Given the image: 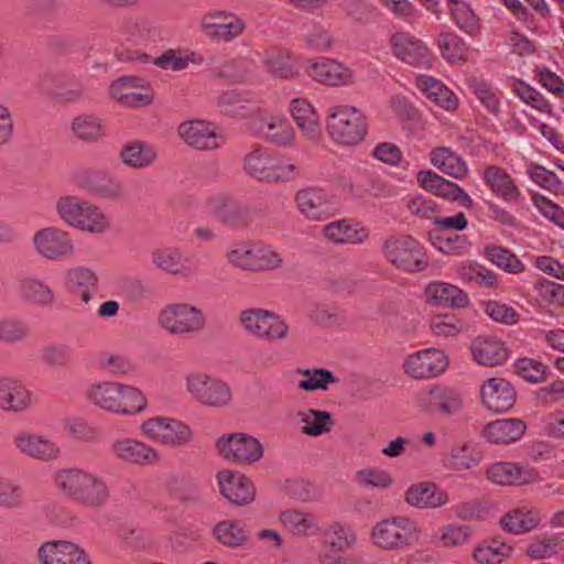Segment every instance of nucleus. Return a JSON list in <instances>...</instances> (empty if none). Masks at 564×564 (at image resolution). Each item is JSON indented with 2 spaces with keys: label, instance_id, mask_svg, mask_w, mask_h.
Segmentation results:
<instances>
[{
  "label": "nucleus",
  "instance_id": "15",
  "mask_svg": "<svg viewBox=\"0 0 564 564\" xmlns=\"http://www.w3.org/2000/svg\"><path fill=\"white\" fill-rule=\"evenodd\" d=\"M305 74L314 82L329 87L351 86L357 82L352 68L336 58L325 56L310 58Z\"/></svg>",
  "mask_w": 564,
  "mask_h": 564
},
{
  "label": "nucleus",
  "instance_id": "35",
  "mask_svg": "<svg viewBox=\"0 0 564 564\" xmlns=\"http://www.w3.org/2000/svg\"><path fill=\"white\" fill-rule=\"evenodd\" d=\"M525 431L527 423L521 419H498L484 426L481 436L490 444L507 445L519 441Z\"/></svg>",
  "mask_w": 564,
  "mask_h": 564
},
{
  "label": "nucleus",
  "instance_id": "59",
  "mask_svg": "<svg viewBox=\"0 0 564 564\" xmlns=\"http://www.w3.org/2000/svg\"><path fill=\"white\" fill-rule=\"evenodd\" d=\"M486 258L510 274H518L525 270V264L511 251L500 246H486Z\"/></svg>",
  "mask_w": 564,
  "mask_h": 564
},
{
  "label": "nucleus",
  "instance_id": "2",
  "mask_svg": "<svg viewBox=\"0 0 564 564\" xmlns=\"http://www.w3.org/2000/svg\"><path fill=\"white\" fill-rule=\"evenodd\" d=\"M85 395L93 405L113 414L137 415L148 408V399L139 388L117 381L94 382Z\"/></svg>",
  "mask_w": 564,
  "mask_h": 564
},
{
  "label": "nucleus",
  "instance_id": "51",
  "mask_svg": "<svg viewBox=\"0 0 564 564\" xmlns=\"http://www.w3.org/2000/svg\"><path fill=\"white\" fill-rule=\"evenodd\" d=\"M449 12L455 25L467 35L475 37L481 33L480 19L466 1L451 0Z\"/></svg>",
  "mask_w": 564,
  "mask_h": 564
},
{
  "label": "nucleus",
  "instance_id": "43",
  "mask_svg": "<svg viewBox=\"0 0 564 564\" xmlns=\"http://www.w3.org/2000/svg\"><path fill=\"white\" fill-rule=\"evenodd\" d=\"M541 521L540 512L530 507L513 508L505 513L499 524L505 532L510 534H523L532 531Z\"/></svg>",
  "mask_w": 564,
  "mask_h": 564
},
{
  "label": "nucleus",
  "instance_id": "7",
  "mask_svg": "<svg viewBox=\"0 0 564 564\" xmlns=\"http://www.w3.org/2000/svg\"><path fill=\"white\" fill-rule=\"evenodd\" d=\"M326 129L335 143L356 145L362 142L367 134V118L354 106L334 105L327 111Z\"/></svg>",
  "mask_w": 564,
  "mask_h": 564
},
{
  "label": "nucleus",
  "instance_id": "38",
  "mask_svg": "<svg viewBox=\"0 0 564 564\" xmlns=\"http://www.w3.org/2000/svg\"><path fill=\"white\" fill-rule=\"evenodd\" d=\"M415 87L430 101L446 111H454L458 107L456 95L438 78L420 74L415 77Z\"/></svg>",
  "mask_w": 564,
  "mask_h": 564
},
{
  "label": "nucleus",
  "instance_id": "62",
  "mask_svg": "<svg viewBox=\"0 0 564 564\" xmlns=\"http://www.w3.org/2000/svg\"><path fill=\"white\" fill-rule=\"evenodd\" d=\"M75 135L85 141H96L105 134V129L99 118L94 116H78L72 123Z\"/></svg>",
  "mask_w": 564,
  "mask_h": 564
},
{
  "label": "nucleus",
  "instance_id": "32",
  "mask_svg": "<svg viewBox=\"0 0 564 564\" xmlns=\"http://www.w3.org/2000/svg\"><path fill=\"white\" fill-rule=\"evenodd\" d=\"M39 556L42 564H91L86 552L69 541H48L41 545Z\"/></svg>",
  "mask_w": 564,
  "mask_h": 564
},
{
  "label": "nucleus",
  "instance_id": "4",
  "mask_svg": "<svg viewBox=\"0 0 564 564\" xmlns=\"http://www.w3.org/2000/svg\"><path fill=\"white\" fill-rule=\"evenodd\" d=\"M225 260L234 269L253 273L279 271L284 267L282 253L261 240L232 242L227 248Z\"/></svg>",
  "mask_w": 564,
  "mask_h": 564
},
{
  "label": "nucleus",
  "instance_id": "37",
  "mask_svg": "<svg viewBox=\"0 0 564 564\" xmlns=\"http://www.w3.org/2000/svg\"><path fill=\"white\" fill-rule=\"evenodd\" d=\"M408 505L419 509H437L448 503L449 498L445 490L432 481H421L411 485L405 494Z\"/></svg>",
  "mask_w": 564,
  "mask_h": 564
},
{
  "label": "nucleus",
  "instance_id": "48",
  "mask_svg": "<svg viewBox=\"0 0 564 564\" xmlns=\"http://www.w3.org/2000/svg\"><path fill=\"white\" fill-rule=\"evenodd\" d=\"M442 464L446 469L464 471L478 466L479 458L476 456L471 444L457 442L442 456Z\"/></svg>",
  "mask_w": 564,
  "mask_h": 564
},
{
  "label": "nucleus",
  "instance_id": "57",
  "mask_svg": "<svg viewBox=\"0 0 564 564\" xmlns=\"http://www.w3.org/2000/svg\"><path fill=\"white\" fill-rule=\"evenodd\" d=\"M430 332L436 337H457L465 329V322L455 314H436L430 318Z\"/></svg>",
  "mask_w": 564,
  "mask_h": 564
},
{
  "label": "nucleus",
  "instance_id": "18",
  "mask_svg": "<svg viewBox=\"0 0 564 564\" xmlns=\"http://www.w3.org/2000/svg\"><path fill=\"white\" fill-rule=\"evenodd\" d=\"M12 442L22 455L34 460L51 463L62 456L61 446L41 433L20 431L13 435Z\"/></svg>",
  "mask_w": 564,
  "mask_h": 564
},
{
  "label": "nucleus",
  "instance_id": "53",
  "mask_svg": "<svg viewBox=\"0 0 564 564\" xmlns=\"http://www.w3.org/2000/svg\"><path fill=\"white\" fill-rule=\"evenodd\" d=\"M326 545L332 547L333 552H343L351 549L357 541L355 529L345 522L335 521L327 525L324 531Z\"/></svg>",
  "mask_w": 564,
  "mask_h": 564
},
{
  "label": "nucleus",
  "instance_id": "58",
  "mask_svg": "<svg viewBox=\"0 0 564 564\" xmlns=\"http://www.w3.org/2000/svg\"><path fill=\"white\" fill-rule=\"evenodd\" d=\"M200 57L193 52L181 50H166L163 54L153 59V64L165 70L180 72L186 69L191 63L199 64Z\"/></svg>",
  "mask_w": 564,
  "mask_h": 564
},
{
  "label": "nucleus",
  "instance_id": "5",
  "mask_svg": "<svg viewBox=\"0 0 564 564\" xmlns=\"http://www.w3.org/2000/svg\"><path fill=\"white\" fill-rule=\"evenodd\" d=\"M242 167L250 177L267 183L291 182L301 174L300 166L292 159L262 145L245 154Z\"/></svg>",
  "mask_w": 564,
  "mask_h": 564
},
{
  "label": "nucleus",
  "instance_id": "14",
  "mask_svg": "<svg viewBox=\"0 0 564 564\" xmlns=\"http://www.w3.org/2000/svg\"><path fill=\"white\" fill-rule=\"evenodd\" d=\"M392 55L400 62L420 69H432L435 56L426 43L410 32H395L390 39Z\"/></svg>",
  "mask_w": 564,
  "mask_h": 564
},
{
  "label": "nucleus",
  "instance_id": "45",
  "mask_svg": "<svg viewBox=\"0 0 564 564\" xmlns=\"http://www.w3.org/2000/svg\"><path fill=\"white\" fill-rule=\"evenodd\" d=\"M430 161L437 170L456 180H463L468 174L466 161L447 147H438L430 152Z\"/></svg>",
  "mask_w": 564,
  "mask_h": 564
},
{
  "label": "nucleus",
  "instance_id": "25",
  "mask_svg": "<svg viewBox=\"0 0 564 564\" xmlns=\"http://www.w3.org/2000/svg\"><path fill=\"white\" fill-rule=\"evenodd\" d=\"M34 405V394L26 384L13 376H0V410L25 413Z\"/></svg>",
  "mask_w": 564,
  "mask_h": 564
},
{
  "label": "nucleus",
  "instance_id": "8",
  "mask_svg": "<svg viewBox=\"0 0 564 564\" xmlns=\"http://www.w3.org/2000/svg\"><path fill=\"white\" fill-rule=\"evenodd\" d=\"M206 324L203 310L187 302L169 303L158 313V325L172 336L198 334Z\"/></svg>",
  "mask_w": 564,
  "mask_h": 564
},
{
  "label": "nucleus",
  "instance_id": "6",
  "mask_svg": "<svg viewBox=\"0 0 564 564\" xmlns=\"http://www.w3.org/2000/svg\"><path fill=\"white\" fill-rule=\"evenodd\" d=\"M422 530L419 523L409 517L397 516L378 521L371 529L370 540L383 551H398L420 543Z\"/></svg>",
  "mask_w": 564,
  "mask_h": 564
},
{
  "label": "nucleus",
  "instance_id": "34",
  "mask_svg": "<svg viewBox=\"0 0 564 564\" xmlns=\"http://www.w3.org/2000/svg\"><path fill=\"white\" fill-rule=\"evenodd\" d=\"M64 279L66 289L85 304L93 300L100 283L97 272L85 265L68 269Z\"/></svg>",
  "mask_w": 564,
  "mask_h": 564
},
{
  "label": "nucleus",
  "instance_id": "31",
  "mask_svg": "<svg viewBox=\"0 0 564 564\" xmlns=\"http://www.w3.org/2000/svg\"><path fill=\"white\" fill-rule=\"evenodd\" d=\"M322 235L334 245H360L369 237V230L361 223L344 218L323 226Z\"/></svg>",
  "mask_w": 564,
  "mask_h": 564
},
{
  "label": "nucleus",
  "instance_id": "27",
  "mask_svg": "<svg viewBox=\"0 0 564 564\" xmlns=\"http://www.w3.org/2000/svg\"><path fill=\"white\" fill-rule=\"evenodd\" d=\"M216 478L221 496L230 503L245 506L254 500V485L243 474L225 469L218 471Z\"/></svg>",
  "mask_w": 564,
  "mask_h": 564
},
{
  "label": "nucleus",
  "instance_id": "61",
  "mask_svg": "<svg viewBox=\"0 0 564 564\" xmlns=\"http://www.w3.org/2000/svg\"><path fill=\"white\" fill-rule=\"evenodd\" d=\"M469 88L480 104L492 115L497 116L500 110V95L488 83L478 78L468 80Z\"/></svg>",
  "mask_w": 564,
  "mask_h": 564
},
{
  "label": "nucleus",
  "instance_id": "33",
  "mask_svg": "<svg viewBox=\"0 0 564 564\" xmlns=\"http://www.w3.org/2000/svg\"><path fill=\"white\" fill-rule=\"evenodd\" d=\"M151 262L160 272L173 276L187 278L194 272L189 259L177 248L161 247L154 249L151 252Z\"/></svg>",
  "mask_w": 564,
  "mask_h": 564
},
{
  "label": "nucleus",
  "instance_id": "1",
  "mask_svg": "<svg viewBox=\"0 0 564 564\" xmlns=\"http://www.w3.org/2000/svg\"><path fill=\"white\" fill-rule=\"evenodd\" d=\"M54 486L64 497L89 510L102 509L111 497L110 486L104 476L78 467L57 470Z\"/></svg>",
  "mask_w": 564,
  "mask_h": 564
},
{
  "label": "nucleus",
  "instance_id": "19",
  "mask_svg": "<svg viewBox=\"0 0 564 564\" xmlns=\"http://www.w3.org/2000/svg\"><path fill=\"white\" fill-rule=\"evenodd\" d=\"M296 210L310 221H324L336 215L328 193L319 187L299 189L294 195Z\"/></svg>",
  "mask_w": 564,
  "mask_h": 564
},
{
  "label": "nucleus",
  "instance_id": "12",
  "mask_svg": "<svg viewBox=\"0 0 564 564\" xmlns=\"http://www.w3.org/2000/svg\"><path fill=\"white\" fill-rule=\"evenodd\" d=\"M242 328L257 339L273 343L288 338L289 324L276 313L264 308H247L239 315Z\"/></svg>",
  "mask_w": 564,
  "mask_h": 564
},
{
  "label": "nucleus",
  "instance_id": "13",
  "mask_svg": "<svg viewBox=\"0 0 564 564\" xmlns=\"http://www.w3.org/2000/svg\"><path fill=\"white\" fill-rule=\"evenodd\" d=\"M215 446L225 460L238 466L252 465L264 453L263 445L257 437L242 432L221 435Z\"/></svg>",
  "mask_w": 564,
  "mask_h": 564
},
{
  "label": "nucleus",
  "instance_id": "10",
  "mask_svg": "<svg viewBox=\"0 0 564 564\" xmlns=\"http://www.w3.org/2000/svg\"><path fill=\"white\" fill-rule=\"evenodd\" d=\"M185 389L196 402L208 408H226L232 401L229 383L206 372L188 373L185 377Z\"/></svg>",
  "mask_w": 564,
  "mask_h": 564
},
{
  "label": "nucleus",
  "instance_id": "36",
  "mask_svg": "<svg viewBox=\"0 0 564 564\" xmlns=\"http://www.w3.org/2000/svg\"><path fill=\"white\" fill-rule=\"evenodd\" d=\"M482 181L491 193L506 203H518L521 191L513 177L499 165H488L484 169Z\"/></svg>",
  "mask_w": 564,
  "mask_h": 564
},
{
  "label": "nucleus",
  "instance_id": "63",
  "mask_svg": "<svg viewBox=\"0 0 564 564\" xmlns=\"http://www.w3.org/2000/svg\"><path fill=\"white\" fill-rule=\"evenodd\" d=\"M430 395L437 409L444 414H455L463 406L462 395L453 389L434 387L430 390Z\"/></svg>",
  "mask_w": 564,
  "mask_h": 564
},
{
  "label": "nucleus",
  "instance_id": "52",
  "mask_svg": "<svg viewBox=\"0 0 564 564\" xmlns=\"http://www.w3.org/2000/svg\"><path fill=\"white\" fill-rule=\"evenodd\" d=\"M436 46L441 56L449 64L465 63L468 58L469 47L457 34L444 32L437 35Z\"/></svg>",
  "mask_w": 564,
  "mask_h": 564
},
{
  "label": "nucleus",
  "instance_id": "54",
  "mask_svg": "<svg viewBox=\"0 0 564 564\" xmlns=\"http://www.w3.org/2000/svg\"><path fill=\"white\" fill-rule=\"evenodd\" d=\"M20 293L28 301L41 305L52 306L55 295L51 286L36 278H24L20 281Z\"/></svg>",
  "mask_w": 564,
  "mask_h": 564
},
{
  "label": "nucleus",
  "instance_id": "46",
  "mask_svg": "<svg viewBox=\"0 0 564 564\" xmlns=\"http://www.w3.org/2000/svg\"><path fill=\"white\" fill-rule=\"evenodd\" d=\"M296 419L301 424V432L312 437L329 433L335 425L333 415L329 412L311 408L299 411Z\"/></svg>",
  "mask_w": 564,
  "mask_h": 564
},
{
  "label": "nucleus",
  "instance_id": "42",
  "mask_svg": "<svg viewBox=\"0 0 564 564\" xmlns=\"http://www.w3.org/2000/svg\"><path fill=\"white\" fill-rule=\"evenodd\" d=\"M119 158L130 169L144 170L156 162L158 150L149 142L132 140L122 145Z\"/></svg>",
  "mask_w": 564,
  "mask_h": 564
},
{
  "label": "nucleus",
  "instance_id": "40",
  "mask_svg": "<svg viewBox=\"0 0 564 564\" xmlns=\"http://www.w3.org/2000/svg\"><path fill=\"white\" fill-rule=\"evenodd\" d=\"M416 181L425 191L448 200H470L469 195L456 183L451 182L431 170L420 171Z\"/></svg>",
  "mask_w": 564,
  "mask_h": 564
},
{
  "label": "nucleus",
  "instance_id": "47",
  "mask_svg": "<svg viewBox=\"0 0 564 564\" xmlns=\"http://www.w3.org/2000/svg\"><path fill=\"white\" fill-rule=\"evenodd\" d=\"M514 547L509 542L499 539H488L480 542L473 552L474 560L479 564H499L511 557Z\"/></svg>",
  "mask_w": 564,
  "mask_h": 564
},
{
  "label": "nucleus",
  "instance_id": "55",
  "mask_svg": "<svg viewBox=\"0 0 564 564\" xmlns=\"http://www.w3.org/2000/svg\"><path fill=\"white\" fill-rule=\"evenodd\" d=\"M470 540V530L467 525L448 523L438 529L432 536V542L442 549H452L467 544Z\"/></svg>",
  "mask_w": 564,
  "mask_h": 564
},
{
  "label": "nucleus",
  "instance_id": "49",
  "mask_svg": "<svg viewBox=\"0 0 564 564\" xmlns=\"http://www.w3.org/2000/svg\"><path fill=\"white\" fill-rule=\"evenodd\" d=\"M262 62L275 77L291 79L299 76L292 53L289 50L272 47L264 52Z\"/></svg>",
  "mask_w": 564,
  "mask_h": 564
},
{
  "label": "nucleus",
  "instance_id": "21",
  "mask_svg": "<svg viewBox=\"0 0 564 564\" xmlns=\"http://www.w3.org/2000/svg\"><path fill=\"white\" fill-rule=\"evenodd\" d=\"M33 245L36 252L47 260L69 258L75 250L70 235L54 226L37 230L33 236Z\"/></svg>",
  "mask_w": 564,
  "mask_h": 564
},
{
  "label": "nucleus",
  "instance_id": "11",
  "mask_svg": "<svg viewBox=\"0 0 564 564\" xmlns=\"http://www.w3.org/2000/svg\"><path fill=\"white\" fill-rule=\"evenodd\" d=\"M383 253L393 267L405 272H421L430 265L425 249L410 236L387 239L383 245Z\"/></svg>",
  "mask_w": 564,
  "mask_h": 564
},
{
  "label": "nucleus",
  "instance_id": "17",
  "mask_svg": "<svg viewBox=\"0 0 564 564\" xmlns=\"http://www.w3.org/2000/svg\"><path fill=\"white\" fill-rule=\"evenodd\" d=\"M177 135L188 147L199 151H214L226 141L221 129L203 119L186 120L178 124Z\"/></svg>",
  "mask_w": 564,
  "mask_h": 564
},
{
  "label": "nucleus",
  "instance_id": "60",
  "mask_svg": "<svg viewBox=\"0 0 564 564\" xmlns=\"http://www.w3.org/2000/svg\"><path fill=\"white\" fill-rule=\"evenodd\" d=\"M305 46L316 53H328L335 46V39L328 28L315 22L304 35Z\"/></svg>",
  "mask_w": 564,
  "mask_h": 564
},
{
  "label": "nucleus",
  "instance_id": "39",
  "mask_svg": "<svg viewBox=\"0 0 564 564\" xmlns=\"http://www.w3.org/2000/svg\"><path fill=\"white\" fill-rule=\"evenodd\" d=\"M471 354L475 361L482 366L502 365L509 357L506 344L494 336H478L471 341Z\"/></svg>",
  "mask_w": 564,
  "mask_h": 564
},
{
  "label": "nucleus",
  "instance_id": "20",
  "mask_svg": "<svg viewBox=\"0 0 564 564\" xmlns=\"http://www.w3.org/2000/svg\"><path fill=\"white\" fill-rule=\"evenodd\" d=\"M110 95L123 107H141L150 105L154 93L150 84L138 76H123L112 82L109 87Z\"/></svg>",
  "mask_w": 564,
  "mask_h": 564
},
{
  "label": "nucleus",
  "instance_id": "16",
  "mask_svg": "<svg viewBox=\"0 0 564 564\" xmlns=\"http://www.w3.org/2000/svg\"><path fill=\"white\" fill-rule=\"evenodd\" d=\"M142 434L166 446H183L193 438V431L182 421L165 416H155L143 421Z\"/></svg>",
  "mask_w": 564,
  "mask_h": 564
},
{
  "label": "nucleus",
  "instance_id": "56",
  "mask_svg": "<svg viewBox=\"0 0 564 564\" xmlns=\"http://www.w3.org/2000/svg\"><path fill=\"white\" fill-rule=\"evenodd\" d=\"M296 373L303 377L297 387L304 391H326L330 384L338 382L334 373L324 368H299Z\"/></svg>",
  "mask_w": 564,
  "mask_h": 564
},
{
  "label": "nucleus",
  "instance_id": "23",
  "mask_svg": "<svg viewBox=\"0 0 564 564\" xmlns=\"http://www.w3.org/2000/svg\"><path fill=\"white\" fill-rule=\"evenodd\" d=\"M448 366L445 352L436 348L413 352L404 360V372L414 379H429L443 373Z\"/></svg>",
  "mask_w": 564,
  "mask_h": 564
},
{
  "label": "nucleus",
  "instance_id": "3",
  "mask_svg": "<svg viewBox=\"0 0 564 564\" xmlns=\"http://www.w3.org/2000/svg\"><path fill=\"white\" fill-rule=\"evenodd\" d=\"M55 210L64 224L83 232L104 235L112 227L110 216L100 206L76 195L59 196Z\"/></svg>",
  "mask_w": 564,
  "mask_h": 564
},
{
  "label": "nucleus",
  "instance_id": "30",
  "mask_svg": "<svg viewBox=\"0 0 564 564\" xmlns=\"http://www.w3.org/2000/svg\"><path fill=\"white\" fill-rule=\"evenodd\" d=\"M480 398L487 410L495 413H502L513 406L516 402V391L506 379L490 378L481 384Z\"/></svg>",
  "mask_w": 564,
  "mask_h": 564
},
{
  "label": "nucleus",
  "instance_id": "44",
  "mask_svg": "<svg viewBox=\"0 0 564 564\" xmlns=\"http://www.w3.org/2000/svg\"><path fill=\"white\" fill-rule=\"evenodd\" d=\"M213 536L221 545L230 549L245 545L250 538L248 525L238 519H226L213 527Z\"/></svg>",
  "mask_w": 564,
  "mask_h": 564
},
{
  "label": "nucleus",
  "instance_id": "28",
  "mask_svg": "<svg viewBox=\"0 0 564 564\" xmlns=\"http://www.w3.org/2000/svg\"><path fill=\"white\" fill-rule=\"evenodd\" d=\"M289 111L303 139L311 143H317L322 140L323 132L319 116L310 100L302 97L292 99Z\"/></svg>",
  "mask_w": 564,
  "mask_h": 564
},
{
  "label": "nucleus",
  "instance_id": "41",
  "mask_svg": "<svg viewBox=\"0 0 564 564\" xmlns=\"http://www.w3.org/2000/svg\"><path fill=\"white\" fill-rule=\"evenodd\" d=\"M282 528L294 536L314 535L319 531L316 516L305 509H286L279 514Z\"/></svg>",
  "mask_w": 564,
  "mask_h": 564
},
{
  "label": "nucleus",
  "instance_id": "9",
  "mask_svg": "<svg viewBox=\"0 0 564 564\" xmlns=\"http://www.w3.org/2000/svg\"><path fill=\"white\" fill-rule=\"evenodd\" d=\"M249 129L267 143L282 148L295 145V131L283 112L258 108L249 120Z\"/></svg>",
  "mask_w": 564,
  "mask_h": 564
},
{
  "label": "nucleus",
  "instance_id": "26",
  "mask_svg": "<svg viewBox=\"0 0 564 564\" xmlns=\"http://www.w3.org/2000/svg\"><path fill=\"white\" fill-rule=\"evenodd\" d=\"M200 29L209 37L231 41L245 31L246 25L245 22L232 12L214 10L203 15Z\"/></svg>",
  "mask_w": 564,
  "mask_h": 564
},
{
  "label": "nucleus",
  "instance_id": "64",
  "mask_svg": "<svg viewBox=\"0 0 564 564\" xmlns=\"http://www.w3.org/2000/svg\"><path fill=\"white\" fill-rule=\"evenodd\" d=\"M24 503L23 488L13 480L0 476V508L15 510L22 508Z\"/></svg>",
  "mask_w": 564,
  "mask_h": 564
},
{
  "label": "nucleus",
  "instance_id": "24",
  "mask_svg": "<svg viewBox=\"0 0 564 564\" xmlns=\"http://www.w3.org/2000/svg\"><path fill=\"white\" fill-rule=\"evenodd\" d=\"M110 452L117 459L130 465L154 466L161 463L159 451L137 438L118 437L111 443Z\"/></svg>",
  "mask_w": 564,
  "mask_h": 564
},
{
  "label": "nucleus",
  "instance_id": "29",
  "mask_svg": "<svg viewBox=\"0 0 564 564\" xmlns=\"http://www.w3.org/2000/svg\"><path fill=\"white\" fill-rule=\"evenodd\" d=\"M424 300L431 306L466 308L470 304L469 295L455 284L444 281H432L423 292Z\"/></svg>",
  "mask_w": 564,
  "mask_h": 564
},
{
  "label": "nucleus",
  "instance_id": "50",
  "mask_svg": "<svg viewBox=\"0 0 564 564\" xmlns=\"http://www.w3.org/2000/svg\"><path fill=\"white\" fill-rule=\"evenodd\" d=\"M454 270L463 283H476L485 288H495L498 284L497 274L475 261L457 262Z\"/></svg>",
  "mask_w": 564,
  "mask_h": 564
},
{
  "label": "nucleus",
  "instance_id": "22",
  "mask_svg": "<svg viewBox=\"0 0 564 564\" xmlns=\"http://www.w3.org/2000/svg\"><path fill=\"white\" fill-rule=\"evenodd\" d=\"M486 478L500 486H523L541 480L539 471L514 462H495L486 466Z\"/></svg>",
  "mask_w": 564,
  "mask_h": 564
}]
</instances>
